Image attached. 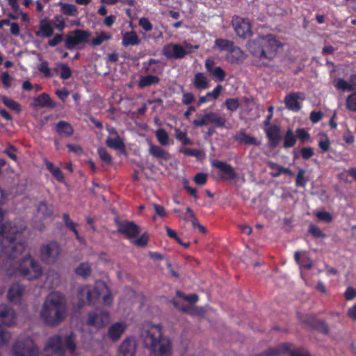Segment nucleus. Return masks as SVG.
<instances>
[{
    "mask_svg": "<svg viewBox=\"0 0 356 356\" xmlns=\"http://www.w3.org/2000/svg\"><path fill=\"white\" fill-rule=\"evenodd\" d=\"M75 273L76 275L84 278L89 277L91 273V268L90 264L88 263L80 264L79 266L75 269Z\"/></svg>",
    "mask_w": 356,
    "mask_h": 356,
    "instance_id": "37998d69",
    "label": "nucleus"
},
{
    "mask_svg": "<svg viewBox=\"0 0 356 356\" xmlns=\"http://www.w3.org/2000/svg\"><path fill=\"white\" fill-rule=\"evenodd\" d=\"M148 235L146 233L143 234L139 238L136 239L134 243L138 247H144L148 243Z\"/></svg>",
    "mask_w": 356,
    "mask_h": 356,
    "instance_id": "774afa93",
    "label": "nucleus"
},
{
    "mask_svg": "<svg viewBox=\"0 0 356 356\" xmlns=\"http://www.w3.org/2000/svg\"><path fill=\"white\" fill-rule=\"evenodd\" d=\"M101 293L96 288H91L89 286L79 287L77 292L80 306L94 305L100 298Z\"/></svg>",
    "mask_w": 356,
    "mask_h": 356,
    "instance_id": "9d476101",
    "label": "nucleus"
},
{
    "mask_svg": "<svg viewBox=\"0 0 356 356\" xmlns=\"http://www.w3.org/2000/svg\"><path fill=\"white\" fill-rule=\"evenodd\" d=\"M1 100L2 101V102L3 103V104L5 106L11 108L12 110L15 111L18 113H19L21 111L20 105L18 102H17L11 99H9L6 96H1Z\"/></svg>",
    "mask_w": 356,
    "mask_h": 356,
    "instance_id": "49530a36",
    "label": "nucleus"
},
{
    "mask_svg": "<svg viewBox=\"0 0 356 356\" xmlns=\"http://www.w3.org/2000/svg\"><path fill=\"white\" fill-rule=\"evenodd\" d=\"M211 166L221 172L219 177L222 181L235 180L238 178L234 168L225 161L214 159L211 161Z\"/></svg>",
    "mask_w": 356,
    "mask_h": 356,
    "instance_id": "9b49d317",
    "label": "nucleus"
},
{
    "mask_svg": "<svg viewBox=\"0 0 356 356\" xmlns=\"http://www.w3.org/2000/svg\"><path fill=\"white\" fill-rule=\"evenodd\" d=\"M149 154L156 159H161L165 161L170 159V154L159 145L149 143Z\"/></svg>",
    "mask_w": 356,
    "mask_h": 356,
    "instance_id": "b1692460",
    "label": "nucleus"
},
{
    "mask_svg": "<svg viewBox=\"0 0 356 356\" xmlns=\"http://www.w3.org/2000/svg\"><path fill=\"white\" fill-rule=\"evenodd\" d=\"M207 113L204 115H199L198 118L195 119L193 121V124L195 127H201L205 126L210 123L209 120L207 119Z\"/></svg>",
    "mask_w": 356,
    "mask_h": 356,
    "instance_id": "052dcab7",
    "label": "nucleus"
},
{
    "mask_svg": "<svg viewBox=\"0 0 356 356\" xmlns=\"http://www.w3.org/2000/svg\"><path fill=\"white\" fill-rule=\"evenodd\" d=\"M13 77L8 74V72H4L1 74V81L3 87L6 89L10 88Z\"/></svg>",
    "mask_w": 356,
    "mask_h": 356,
    "instance_id": "338daca9",
    "label": "nucleus"
},
{
    "mask_svg": "<svg viewBox=\"0 0 356 356\" xmlns=\"http://www.w3.org/2000/svg\"><path fill=\"white\" fill-rule=\"evenodd\" d=\"M65 312V298L58 293H51L44 301L40 316L44 325L56 327L64 320Z\"/></svg>",
    "mask_w": 356,
    "mask_h": 356,
    "instance_id": "7ed1b4c3",
    "label": "nucleus"
},
{
    "mask_svg": "<svg viewBox=\"0 0 356 356\" xmlns=\"http://www.w3.org/2000/svg\"><path fill=\"white\" fill-rule=\"evenodd\" d=\"M61 253L60 244L56 241H49L40 248L42 261L47 264H54Z\"/></svg>",
    "mask_w": 356,
    "mask_h": 356,
    "instance_id": "1a4fd4ad",
    "label": "nucleus"
},
{
    "mask_svg": "<svg viewBox=\"0 0 356 356\" xmlns=\"http://www.w3.org/2000/svg\"><path fill=\"white\" fill-rule=\"evenodd\" d=\"M63 222H64L65 227L69 230L72 231L74 233L76 240L79 241L81 243L83 242L84 238L79 235V232H78V230L76 229V226L78 225V224L74 222V221H72L70 219V216H69L68 213H63Z\"/></svg>",
    "mask_w": 356,
    "mask_h": 356,
    "instance_id": "c756f323",
    "label": "nucleus"
},
{
    "mask_svg": "<svg viewBox=\"0 0 356 356\" xmlns=\"http://www.w3.org/2000/svg\"><path fill=\"white\" fill-rule=\"evenodd\" d=\"M225 105L228 111L233 112L239 108L240 103L237 98H228L225 100Z\"/></svg>",
    "mask_w": 356,
    "mask_h": 356,
    "instance_id": "3c124183",
    "label": "nucleus"
},
{
    "mask_svg": "<svg viewBox=\"0 0 356 356\" xmlns=\"http://www.w3.org/2000/svg\"><path fill=\"white\" fill-rule=\"evenodd\" d=\"M57 4L60 6V11L63 15L71 17L78 16L79 10L75 5L62 1H59Z\"/></svg>",
    "mask_w": 356,
    "mask_h": 356,
    "instance_id": "473e14b6",
    "label": "nucleus"
},
{
    "mask_svg": "<svg viewBox=\"0 0 356 356\" xmlns=\"http://www.w3.org/2000/svg\"><path fill=\"white\" fill-rule=\"evenodd\" d=\"M175 138L177 140L181 141L183 145H190L193 144V141L187 136V133L179 129H175Z\"/></svg>",
    "mask_w": 356,
    "mask_h": 356,
    "instance_id": "a18cd8bd",
    "label": "nucleus"
},
{
    "mask_svg": "<svg viewBox=\"0 0 356 356\" xmlns=\"http://www.w3.org/2000/svg\"><path fill=\"white\" fill-rule=\"evenodd\" d=\"M207 179L208 175L204 172L197 173L193 178L194 182L199 186H204L207 183Z\"/></svg>",
    "mask_w": 356,
    "mask_h": 356,
    "instance_id": "bf43d9fd",
    "label": "nucleus"
},
{
    "mask_svg": "<svg viewBox=\"0 0 356 356\" xmlns=\"http://www.w3.org/2000/svg\"><path fill=\"white\" fill-rule=\"evenodd\" d=\"M191 53V51H187L179 44L170 43L163 48V54L169 59H181Z\"/></svg>",
    "mask_w": 356,
    "mask_h": 356,
    "instance_id": "4468645a",
    "label": "nucleus"
},
{
    "mask_svg": "<svg viewBox=\"0 0 356 356\" xmlns=\"http://www.w3.org/2000/svg\"><path fill=\"white\" fill-rule=\"evenodd\" d=\"M91 33L89 31L75 29L66 35L65 38V47L67 49L73 50L81 44L89 42V38Z\"/></svg>",
    "mask_w": 356,
    "mask_h": 356,
    "instance_id": "6e6552de",
    "label": "nucleus"
},
{
    "mask_svg": "<svg viewBox=\"0 0 356 356\" xmlns=\"http://www.w3.org/2000/svg\"><path fill=\"white\" fill-rule=\"evenodd\" d=\"M54 29L47 22L45 19L40 21L39 31L36 32V35L42 38H50L53 35Z\"/></svg>",
    "mask_w": 356,
    "mask_h": 356,
    "instance_id": "f704fd0d",
    "label": "nucleus"
},
{
    "mask_svg": "<svg viewBox=\"0 0 356 356\" xmlns=\"http://www.w3.org/2000/svg\"><path fill=\"white\" fill-rule=\"evenodd\" d=\"M38 70L40 72L43 73L44 75L47 78H51L54 76V74L51 72V70L49 67V63L47 61H42L38 67Z\"/></svg>",
    "mask_w": 356,
    "mask_h": 356,
    "instance_id": "5fc2aeb1",
    "label": "nucleus"
},
{
    "mask_svg": "<svg viewBox=\"0 0 356 356\" xmlns=\"http://www.w3.org/2000/svg\"><path fill=\"white\" fill-rule=\"evenodd\" d=\"M60 77L62 79H70L72 76V70H71L70 67L67 65L63 64V63H60Z\"/></svg>",
    "mask_w": 356,
    "mask_h": 356,
    "instance_id": "4d7b16f0",
    "label": "nucleus"
},
{
    "mask_svg": "<svg viewBox=\"0 0 356 356\" xmlns=\"http://www.w3.org/2000/svg\"><path fill=\"white\" fill-rule=\"evenodd\" d=\"M215 46L218 47L220 51H227L234 46V42L231 40L222 39V38H217L215 40Z\"/></svg>",
    "mask_w": 356,
    "mask_h": 356,
    "instance_id": "79ce46f5",
    "label": "nucleus"
},
{
    "mask_svg": "<svg viewBox=\"0 0 356 356\" xmlns=\"http://www.w3.org/2000/svg\"><path fill=\"white\" fill-rule=\"evenodd\" d=\"M117 226L118 232L129 239L136 238L140 233V227L133 221H118Z\"/></svg>",
    "mask_w": 356,
    "mask_h": 356,
    "instance_id": "ddd939ff",
    "label": "nucleus"
},
{
    "mask_svg": "<svg viewBox=\"0 0 356 356\" xmlns=\"http://www.w3.org/2000/svg\"><path fill=\"white\" fill-rule=\"evenodd\" d=\"M136 353V346L129 339H124L120 344L118 356H135Z\"/></svg>",
    "mask_w": 356,
    "mask_h": 356,
    "instance_id": "393cba45",
    "label": "nucleus"
},
{
    "mask_svg": "<svg viewBox=\"0 0 356 356\" xmlns=\"http://www.w3.org/2000/svg\"><path fill=\"white\" fill-rule=\"evenodd\" d=\"M266 134L269 140L271 147H276L280 141V127L278 125L273 124L266 129Z\"/></svg>",
    "mask_w": 356,
    "mask_h": 356,
    "instance_id": "6ab92c4d",
    "label": "nucleus"
},
{
    "mask_svg": "<svg viewBox=\"0 0 356 356\" xmlns=\"http://www.w3.org/2000/svg\"><path fill=\"white\" fill-rule=\"evenodd\" d=\"M112 38L111 34L105 32H101L95 38H92L89 42L91 46L97 47L101 45L104 41L111 40Z\"/></svg>",
    "mask_w": 356,
    "mask_h": 356,
    "instance_id": "ea45409f",
    "label": "nucleus"
},
{
    "mask_svg": "<svg viewBox=\"0 0 356 356\" xmlns=\"http://www.w3.org/2000/svg\"><path fill=\"white\" fill-rule=\"evenodd\" d=\"M205 68L213 76L215 81L222 82L225 79L226 73L220 66H216L213 59L208 58L205 60Z\"/></svg>",
    "mask_w": 356,
    "mask_h": 356,
    "instance_id": "f3484780",
    "label": "nucleus"
},
{
    "mask_svg": "<svg viewBox=\"0 0 356 356\" xmlns=\"http://www.w3.org/2000/svg\"><path fill=\"white\" fill-rule=\"evenodd\" d=\"M305 170L299 168L296 179V186L305 188L307 185L308 179L305 177Z\"/></svg>",
    "mask_w": 356,
    "mask_h": 356,
    "instance_id": "de8ad7c7",
    "label": "nucleus"
},
{
    "mask_svg": "<svg viewBox=\"0 0 356 356\" xmlns=\"http://www.w3.org/2000/svg\"><path fill=\"white\" fill-rule=\"evenodd\" d=\"M297 142V136L291 129H288L284 136L283 145L284 149H289L293 147Z\"/></svg>",
    "mask_w": 356,
    "mask_h": 356,
    "instance_id": "4c0bfd02",
    "label": "nucleus"
},
{
    "mask_svg": "<svg viewBox=\"0 0 356 356\" xmlns=\"http://www.w3.org/2000/svg\"><path fill=\"white\" fill-rule=\"evenodd\" d=\"M334 86L337 90L342 91H352L354 90L353 86L343 79H339Z\"/></svg>",
    "mask_w": 356,
    "mask_h": 356,
    "instance_id": "8fccbe9b",
    "label": "nucleus"
},
{
    "mask_svg": "<svg viewBox=\"0 0 356 356\" xmlns=\"http://www.w3.org/2000/svg\"><path fill=\"white\" fill-rule=\"evenodd\" d=\"M37 211L45 218L51 217L54 213V206L46 201H41L37 207Z\"/></svg>",
    "mask_w": 356,
    "mask_h": 356,
    "instance_id": "58836bf2",
    "label": "nucleus"
},
{
    "mask_svg": "<svg viewBox=\"0 0 356 356\" xmlns=\"http://www.w3.org/2000/svg\"><path fill=\"white\" fill-rule=\"evenodd\" d=\"M106 145L109 148L125 152V145L119 135L115 137H108L106 140Z\"/></svg>",
    "mask_w": 356,
    "mask_h": 356,
    "instance_id": "7c9ffc66",
    "label": "nucleus"
},
{
    "mask_svg": "<svg viewBox=\"0 0 356 356\" xmlns=\"http://www.w3.org/2000/svg\"><path fill=\"white\" fill-rule=\"evenodd\" d=\"M155 136L158 142L163 146H166L169 143V135L166 130L163 128L158 129L155 131Z\"/></svg>",
    "mask_w": 356,
    "mask_h": 356,
    "instance_id": "a19ab883",
    "label": "nucleus"
},
{
    "mask_svg": "<svg viewBox=\"0 0 356 356\" xmlns=\"http://www.w3.org/2000/svg\"><path fill=\"white\" fill-rule=\"evenodd\" d=\"M316 216L319 220L326 222H331L333 220L332 214L327 211L317 212Z\"/></svg>",
    "mask_w": 356,
    "mask_h": 356,
    "instance_id": "e2e57ef3",
    "label": "nucleus"
},
{
    "mask_svg": "<svg viewBox=\"0 0 356 356\" xmlns=\"http://www.w3.org/2000/svg\"><path fill=\"white\" fill-rule=\"evenodd\" d=\"M207 119L209 120L210 123L215 125V127L218 128H222L225 126L226 124V118L225 117L220 116L218 113L215 112H208L207 113Z\"/></svg>",
    "mask_w": 356,
    "mask_h": 356,
    "instance_id": "e433bc0d",
    "label": "nucleus"
},
{
    "mask_svg": "<svg viewBox=\"0 0 356 356\" xmlns=\"http://www.w3.org/2000/svg\"><path fill=\"white\" fill-rule=\"evenodd\" d=\"M300 154L304 160L307 161L314 155V150L312 147H304L300 149Z\"/></svg>",
    "mask_w": 356,
    "mask_h": 356,
    "instance_id": "6e6d98bb",
    "label": "nucleus"
},
{
    "mask_svg": "<svg viewBox=\"0 0 356 356\" xmlns=\"http://www.w3.org/2000/svg\"><path fill=\"white\" fill-rule=\"evenodd\" d=\"M222 90V86L218 84L215 87V88L212 91L207 93V97H209V98L210 99L211 101L215 100V99H218Z\"/></svg>",
    "mask_w": 356,
    "mask_h": 356,
    "instance_id": "69168bd1",
    "label": "nucleus"
},
{
    "mask_svg": "<svg viewBox=\"0 0 356 356\" xmlns=\"http://www.w3.org/2000/svg\"><path fill=\"white\" fill-rule=\"evenodd\" d=\"M245 58V55L243 50L237 47L233 46L227 54V59L231 64H240Z\"/></svg>",
    "mask_w": 356,
    "mask_h": 356,
    "instance_id": "aec40b11",
    "label": "nucleus"
},
{
    "mask_svg": "<svg viewBox=\"0 0 356 356\" xmlns=\"http://www.w3.org/2000/svg\"><path fill=\"white\" fill-rule=\"evenodd\" d=\"M87 324L96 328L104 327L110 320V314L107 311L99 312H89Z\"/></svg>",
    "mask_w": 356,
    "mask_h": 356,
    "instance_id": "2eb2a0df",
    "label": "nucleus"
},
{
    "mask_svg": "<svg viewBox=\"0 0 356 356\" xmlns=\"http://www.w3.org/2000/svg\"><path fill=\"white\" fill-rule=\"evenodd\" d=\"M55 24L54 26L56 29L60 31H63L65 26V20L64 17L60 15H56L54 16Z\"/></svg>",
    "mask_w": 356,
    "mask_h": 356,
    "instance_id": "13d9d810",
    "label": "nucleus"
},
{
    "mask_svg": "<svg viewBox=\"0 0 356 356\" xmlns=\"http://www.w3.org/2000/svg\"><path fill=\"white\" fill-rule=\"evenodd\" d=\"M346 108L353 112H356V92L349 95L346 99Z\"/></svg>",
    "mask_w": 356,
    "mask_h": 356,
    "instance_id": "09e8293b",
    "label": "nucleus"
},
{
    "mask_svg": "<svg viewBox=\"0 0 356 356\" xmlns=\"http://www.w3.org/2000/svg\"><path fill=\"white\" fill-rule=\"evenodd\" d=\"M308 231L315 238H324L326 236L321 229L314 224L309 225Z\"/></svg>",
    "mask_w": 356,
    "mask_h": 356,
    "instance_id": "864d4df0",
    "label": "nucleus"
},
{
    "mask_svg": "<svg viewBox=\"0 0 356 356\" xmlns=\"http://www.w3.org/2000/svg\"><path fill=\"white\" fill-rule=\"evenodd\" d=\"M13 356H39V349L30 337L19 338L12 348Z\"/></svg>",
    "mask_w": 356,
    "mask_h": 356,
    "instance_id": "0eeeda50",
    "label": "nucleus"
},
{
    "mask_svg": "<svg viewBox=\"0 0 356 356\" xmlns=\"http://www.w3.org/2000/svg\"><path fill=\"white\" fill-rule=\"evenodd\" d=\"M179 152L183 153L186 156H194L197 159L204 157L205 156V154L202 150L197 149L181 147L179 149Z\"/></svg>",
    "mask_w": 356,
    "mask_h": 356,
    "instance_id": "c03bdc74",
    "label": "nucleus"
},
{
    "mask_svg": "<svg viewBox=\"0 0 356 356\" xmlns=\"http://www.w3.org/2000/svg\"><path fill=\"white\" fill-rule=\"evenodd\" d=\"M160 81V78L156 75L148 74L144 76H142L138 83V86L140 88H144L152 85H155L159 83Z\"/></svg>",
    "mask_w": 356,
    "mask_h": 356,
    "instance_id": "c9c22d12",
    "label": "nucleus"
},
{
    "mask_svg": "<svg viewBox=\"0 0 356 356\" xmlns=\"http://www.w3.org/2000/svg\"><path fill=\"white\" fill-rule=\"evenodd\" d=\"M267 165L270 169H274L275 168H278V172H270V175L273 177H278L282 174H286L289 176H293V172L289 168H284L280 165L278 163L273 162L272 161H269L267 162Z\"/></svg>",
    "mask_w": 356,
    "mask_h": 356,
    "instance_id": "2f4dec72",
    "label": "nucleus"
},
{
    "mask_svg": "<svg viewBox=\"0 0 356 356\" xmlns=\"http://www.w3.org/2000/svg\"><path fill=\"white\" fill-rule=\"evenodd\" d=\"M126 329L127 325L124 323L116 322L108 327L107 336L113 341H116L121 337Z\"/></svg>",
    "mask_w": 356,
    "mask_h": 356,
    "instance_id": "412c9836",
    "label": "nucleus"
},
{
    "mask_svg": "<svg viewBox=\"0 0 356 356\" xmlns=\"http://www.w3.org/2000/svg\"><path fill=\"white\" fill-rule=\"evenodd\" d=\"M282 42L275 35L268 34L260 36L248 42V49L250 54L259 60H273L277 55Z\"/></svg>",
    "mask_w": 356,
    "mask_h": 356,
    "instance_id": "20e7f679",
    "label": "nucleus"
},
{
    "mask_svg": "<svg viewBox=\"0 0 356 356\" xmlns=\"http://www.w3.org/2000/svg\"><path fill=\"white\" fill-rule=\"evenodd\" d=\"M138 25L141 26L145 31H149L153 29L152 24L147 17H141L138 21Z\"/></svg>",
    "mask_w": 356,
    "mask_h": 356,
    "instance_id": "0e129e2a",
    "label": "nucleus"
},
{
    "mask_svg": "<svg viewBox=\"0 0 356 356\" xmlns=\"http://www.w3.org/2000/svg\"><path fill=\"white\" fill-rule=\"evenodd\" d=\"M140 42L141 40L136 31H131L123 33L122 44L124 47L138 45Z\"/></svg>",
    "mask_w": 356,
    "mask_h": 356,
    "instance_id": "cd10ccee",
    "label": "nucleus"
},
{
    "mask_svg": "<svg viewBox=\"0 0 356 356\" xmlns=\"http://www.w3.org/2000/svg\"><path fill=\"white\" fill-rule=\"evenodd\" d=\"M24 291V287L19 282L13 283L8 291V298L9 301L15 303L20 302L21 297Z\"/></svg>",
    "mask_w": 356,
    "mask_h": 356,
    "instance_id": "4be33fe9",
    "label": "nucleus"
},
{
    "mask_svg": "<svg viewBox=\"0 0 356 356\" xmlns=\"http://www.w3.org/2000/svg\"><path fill=\"white\" fill-rule=\"evenodd\" d=\"M98 154L100 159L106 163H111L112 161V157L111 154L108 152V151L104 148L101 147L98 149Z\"/></svg>",
    "mask_w": 356,
    "mask_h": 356,
    "instance_id": "680f3d73",
    "label": "nucleus"
},
{
    "mask_svg": "<svg viewBox=\"0 0 356 356\" xmlns=\"http://www.w3.org/2000/svg\"><path fill=\"white\" fill-rule=\"evenodd\" d=\"M33 106L42 108H54L55 104L50 96L47 93L44 92L34 98Z\"/></svg>",
    "mask_w": 356,
    "mask_h": 356,
    "instance_id": "c85d7f7f",
    "label": "nucleus"
},
{
    "mask_svg": "<svg viewBox=\"0 0 356 356\" xmlns=\"http://www.w3.org/2000/svg\"><path fill=\"white\" fill-rule=\"evenodd\" d=\"M232 24L234 31L239 38L246 39L252 36L251 24L248 19L236 17L233 19Z\"/></svg>",
    "mask_w": 356,
    "mask_h": 356,
    "instance_id": "f8f14e48",
    "label": "nucleus"
},
{
    "mask_svg": "<svg viewBox=\"0 0 356 356\" xmlns=\"http://www.w3.org/2000/svg\"><path fill=\"white\" fill-rule=\"evenodd\" d=\"M296 136H297V139L299 140L302 143H305L310 139V134L309 132L304 128H298L296 130Z\"/></svg>",
    "mask_w": 356,
    "mask_h": 356,
    "instance_id": "603ef678",
    "label": "nucleus"
},
{
    "mask_svg": "<svg viewBox=\"0 0 356 356\" xmlns=\"http://www.w3.org/2000/svg\"><path fill=\"white\" fill-rule=\"evenodd\" d=\"M234 138L240 144L253 145L255 146L259 145V142H258L254 137L249 136L243 129L237 131L234 135Z\"/></svg>",
    "mask_w": 356,
    "mask_h": 356,
    "instance_id": "bb28decb",
    "label": "nucleus"
},
{
    "mask_svg": "<svg viewBox=\"0 0 356 356\" xmlns=\"http://www.w3.org/2000/svg\"><path fill=\"white\" fill-rule=\"evenodd\" d=\"M300 99V92H291L284 97L286 106L292 111H298L301 108L300 104L298 102Z\"/></svg>",
    "mask_w": 356,
    "mask_h": 356,
    "instance_id": "a878e982",
    "label": "nucleus"
},
{
    "mask_svg": "<svg viewBox=\"0 0 356 356\" xmlns=\"http://www.w3.org/2000/svg\"><path fill=\"white\" fill-rule=\"evenodd\" d=\"M4 214V211L0 208V238H13V240L17 241V236L26 229V225L20 218L2 223Z\"/></svg>",
    "mask_w": 356,
    "mask_h": 356,
    "instance_id": "423d86ee",
    "label": "nucleus"
},
{
    "mask_svg": "<svg viewBox=\"0 0 356 356\" xmlns=\"http://www.w3.org/2000/svg\"><path fill=\"white\" fill-rule=\"evenodd\" d=\"M140 338L144 346L149 350V356H172L171 342L163 336L161 325H151L142 330Z\"/></svg>",
    "mask_w": 356,
    "mask_h": 356,
    "instance_id": "f03ea898",
    "label": "nucleus"
},
{
    "mask_svg": "<svg viewBox=\"0 0 356 356\" xmlns=\"http://www.w3.org/2000/svg\"><path fill=\"white\" fill-rule=\"evenodd\" d=\"M301 321L312 329L318 330L323 334H328L329 332V327L326 322L317 319L314 315H306L301 318Z\"/></svg>",
    "mask_w": 356,
    "mask_h": 356,
    "instance_id": "dca6fc26",
    "label": "nucleus"
},
{
    "mask_svg": "<svg viewBox=\"0 0 356 356\" xmlns=\"http://www.w3.org/2000/svg\"><path fill=\"white\" fill-rule=\"evenodd\" d=\"M26 248L24 241L0 238V270L8 277L20 276L29 280L39 278L42 273L39 263L29 253L19 259Z\"/></svg>",
    "mask_w": 356,
    "mask_h": 356,
    "instance_id": "f257e3e1",
    "label": "nucleus"
},
{
    "mask_svg": "<svg viewBox=\"0 0 356 356\" xmlns=\"http://www.w3.org/2000/svg\"><path fill=\"white\" fill-rule=\"evenodd\" d=\"M16 314L13 309L6 304L0 305V319L3 325L11 326L16 323Z\"/></svg>",
    "mask_w": 356,
    "mask_h": 356,
    "instance_id": "a211bd4d",
    "label": "nucleus"
},
{
    "mask_svg": "<svg viewBox=\"0 0 356 356\" xmlns=\"http://www.w3.org/2000/svg\"><path fill=\"white\" fill-rule=\"evenodd\" d=\"M63 344L71 353L74 352L76 348L74 333L70 332L64 337L60 334L51 337L45 346V350L47 352L45 356H64Z\"/></svg>",
    "mask_w": 356,
    "mask_h": 356,
    "instance_id": "39448f33",
    "label": "nucleus"
},
{
    "mask_svg": "<svg viewBox=\"0 0 356 356\" xmlns=\"http://www.w3.org/2000/svg\"><path fill=\"white\" fill-rule=\"evenodd\" d=\"M56 132L62 137H70L74 134V129L72 124L66 121L60 120L55 124Z\"/></svg>",
    "mask_w": 356,
    "mask_h": 356,
    "instance_id": "5701e85b",
    "label": "nucleus"
},
{
    "mask_svg": "<svg viewBox=\"0 0 356 356\" xmlns=\"http://www.w3.org/2000/svg\"><path fill=\"white\" fill-rule=\"evenodd\" d=\"M193 83L197 90H206L209 87L208 79L202 72L195 74Z\"/></svg>",
    "mask_w": 356,
    "mask_h": 356,
    "instance_id": "72a5a7b5",
    "label": "nucleus"
}]
</instances>
